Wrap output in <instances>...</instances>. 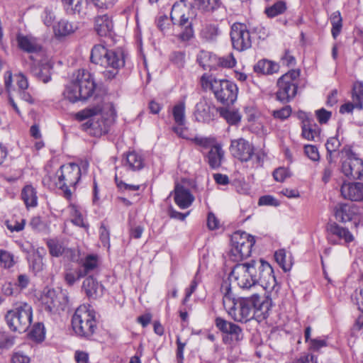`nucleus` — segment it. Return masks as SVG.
<instances>
[{
    "label": "nucleus",
    "mask_w": 363,
    "mask_h": 363,
    "mask_svg": "<svg viewBox=\"0 0 363 363\" xmlns=\"http://www.w3.org/2000/svg\"><path fill=\"white\" fill-rule=\"evenodd\" d=\"M230 39L233 48L244 51L252 46V38L247 27L244 23H235L230 29Z\"/></svg>",
    "instance_id": "nucleus-13"
},
{
    "label": "nucleus",
    "mask_w": 363,
    "mask_h": 363,
    "mask_svg": "<svg viewBox=\"0 0 363 363\" xmlns=\"http://www.w3.org/2000/svg\"><path fill=\"white\" fill-rule=\"evenodd\" d=\"M279 65L272 61L262 60L255 65L254 69L257 73L272 74L279 71Z\"/></svg>",
    "instance_id": "nucleus-30"
},
{
    "label": "nucleus",
    "mask_w": 363,
    "mask_h": 363,
    "mask_svg": "<svg viewBox=\"0 0 363 363\" xmlns=\"http://www.w3.org/2000/svg\"><path fill=\"white\" fill-rule=\"evenodd\" d=\"M216 108L206 98H202L195 106L194 116L199 122L208 123L214 118Z\"/></svg>",
    "instance_id": "nucleus-16"
},
{
    "label": "nucleus",
    "mask_w": 363,
    "mask_h": 363,
    "mask_svg": "<svg viewBox=\"0 0 363 363\" xmlns=\"http://www.w3.org/2000/svg\"><path fill=\"white\" fill-rule=\"evenodd\" d=\"M21 198L27 208L38 205V196L35 189L31 185H26L22 189Z\"/></svg>",
    "instance_id": "nucleus-31"
},
{
    "label": "nucleus",
    "mask_w": 363,
    "mask_h": 363,
    "mask_svg": "<svg viewBox=\"0 0 363 363\" xmlns=\"http://www.w3.org/2000/svg\"><path fill=\"white\" fill-rule=\"evenodd\" d=\"M174 201L182 209L189 208L194 201V196L189 189L182 185L177 184L174 190Z\"/></svg>",
    "instance_id": "nucleus-20"
},
{
    "label": "nucleus",
    "mask_w": 363,
    "mask_h": 363,
    "mask_svg": "<svg viewBox=\"0 0 363 363\" xmlns=\"http://www.w3.org/2000/svg\"><path fill=\"white\" fill-rule=\"evenodd\" d=\"M33 318V309L27 303H17L9 310L5 319L9 328L18 333L26 332L30 326Z\"/></svg>",
    "instance_id": "nucleus-9"
},
{
    "label": "nucleus",
    "mask_w": 363,
    "mask_h": 363,
    "mask_svg": "<svg viewBox=\"0 0 363 363\" xmlns=\"http://www.w3.org/2000/svg\"><path fill=\"white\" fill-rule=\"evenodd\" d=\"M30 357L21 351L15 352L11 357V363H30Z\"/></svg>",
    "instance_id": "nucleus-57"
},
{
    "label": "nucleus",
    "mask_w": 363,
    "mask_h": 363,
    "mask_svg": "<svg viewBox=\"0 0 363 363\" xmlns=\"http://www.w3.org/2000/svg\"><path fill=\"white\" fill-rule=\"evenodd\" d=\"M115 182L117 187L122 191H136V185L128 184L120 179L117 174L115 176Z\"/></svg>",
    "instance_id": "nucleus-61"
},
{
    "label": "nucleus",
    "mask_w": 363,
    "mask_h": 363,
    "mask_svg": "<svg viewBox=\"0 0 363 363\" xmlns=\"http://www.w3.org/2000/svg\"><path fill=\"white\" fill-rule=\"evenodd\" d=\"M299 75V70L291 69L279 78L277 83L278 89L276 93L278 101L286 104L295 97Z\"/></svg>",
    "instance_id": "nucleus-11"
},
{
    "label": "nucleus",
    "mask_w": 363,
    "mask_h": 363,
    "mask_svg": "<svg viewBox=\"0 0 363 363\" xmlns=\"http://www.w3.org/2000/svg\"><path fill=\"white\" fill-rule=\"evenodd\" d=\"M230 243L228 256L231 261L238 262L251 255L255 240L245 232L237 231L231 235Z\"/></svg>",
    "instance_id": "nucleus-10"
},
{
    "label": "nucleus",
    "mask_w": 363,
    "mask_h": 363,
    "mask_svg": "<svg viewBox=\"0 0 363 363\" xmlns=\"http://www.w3.org/2000/svg\"><path fill=\"white\" fill-rule=\"evenodd\" d=\"M216 327L230 336L232 342H238L242 339V333L241 328L236 324L228 322L221 318H217L215 320Z\"/></svg>",
    "instance_id": "nucleus-19"
},
{
    "label": "nucleus",
    "mask_w": 363,
    "mask_h": 363,
    "mask_svg": "<svg viewBox=\"0 0 363 363\" xmlns=\"http://www.w3.org/2000/svg\"><path fill=\"white\" fill-rule=\"evenodd\" d=\"M72 325L77 335L89 338L97 328L95 311L90 305H81L72 318Z\"/></svg>",
    "instance_id": "nucleus-7"
},
{
    "label": "nucleus",
    "mask_w": 363,
    "mask_h": 363,
    "mask_svg": "<svg viewBox=\"0 0 363 363\" xmlns=\"http://www.w3.org/2000/svg\"><path fill=\"white\" fill-rule=\"evenodd\" d=\"M136 162V153L135 151L129 152L125 158L123 160L124 166L127 167L129 169L135 171V163Z\"/></svg>",
    "instance_id": "nucleus-55"
},
{
    "label": "nucleus",
    "mask_w": 363,
    "mask_h": 363,
    "mask_svg": "<svg viewBox=\"0 0 363 363\" xmlns=\"http://www.w3.org/2000/svg\"><path fill=\"white\" fill-rule=\"evenodd\" d=\"M169 59L170 61L178 67H182L184 65V53L181 51L173 52Z\"/></svg>",
    "instance_id": "nucleus-52"
},
{
    "label": "nucleus",
    "mask_w": 363,
    "mask_h": 363,
    "mask_svg": "<svg viewBox=\"0 0 363 363\" xmlns=\"http://www.w3.org/2000/svg\"><path fill=\"white\" fill-rule=\"evenodd\" d=\"M52 65L50 62L41 63L32 69V73L40 81L48 83L51 80Z\"/></svg>",
    "instance_id": "nucleus-28"
},
{
    "label": "nucleus",
    "mask_w": 363,
    "mask_h": 363,
    "mask_svg": "<svg viewBox=\"0 0 363 363\" xmlns=\"http://www.w3.org/2000/svg\"><path fill=\"white\" fill-rule=\"evenodd\" d=\"M17 42L18 47L27 52H37L41 49L36 39L30 36L18 35L17 36Z\"/></svg>",
    "instance_id": "nucleus-26"
},
{
    "label": "nucleus",
    "mask_w": 363,
    "mask_h": 363,
    "mask_svg": "<svg viewBox=\"0 0 363 363\" xmlns=\"http://www.w3.org/2000/svg\"><path fill=\"white\" fill-rule=\"evenodd\" d=\"M328 231L329 233L328 240L333 244L338 243V241L333 238V237H336L339 240H343L345 242H350L354 239L353 235L348 229L340 226L335 223L328 225Z\"/></svg>",
    "instance_id": "nucleus-22"
},
{
    "label": "nucleus",
    "mask_w": 363,
    "mask_h": 363,
    "mask_svg": "<svg viewBox=\"0 0 363 363\" xmlns=\"http://www.w3.org/2000/svg\"><path fill=\"white\" fill-rule=\"evenodd\" d=\"M94 5L99 9H109L112 7L117 0H90Z\"/></svg>",
    "instance_id": "nucleus-63"
},
{
    "label": "nucleus",
    "mask_w": 363,
    "mask_h": 363,
    "mask_svg": "<svg viewBox=\"0 0 363 363\" xmlns=\"http://www.w3.org/2000/svg\"><path fill=\"white\" fill-rule=\"evenodd\" d=\"M46 245L50 255L55 257L62 256L67 249L65 240L57 238L48 239Z\"/></svg>",
    "instance_id": "nucleus-27"
},
{
    "label": "nucleus",
    "mask_w": 363,
    "mask_h": 363,
    "mask_svg": "<svg viewBox=\"0 0 363 363\" xmlns=\"http://www.w3.org/2000/svg\"><path fill=\"white\" fill-rule=\"evenodd\" d=\"M43 255H38L37 257H34L32 261L31 267L35 272H39L43 269L44 264L43 262Z\"/></svg>",
    "instance_id": "nucleus-64"
},
{
    "label": "nucleus",
    "mask_w": 363,
    "mask_h": 363,
    "mask_svg": "<svg viewBox=\"0 0 363 363\" xmlns=\"http://www.w3.org/2000/svg\"><path fill=\"white\" fill-rule=\"evenodd\" d=\"M52 29L55 37L60 38L72 34L77 29V27L66 19H60L53 24Z\"/></svg>",
    "instance_id": "nucleus-25"
},
{
    "label": "nucleus",
    "mask_w": 363,
    "mask_h": 363,
    "mask_svg": "<svg viewBox=\"0 0 363 363\" xmlns=\"http://www.w3.org/2000/svg\"><path fill=\"white\" fill-rule=\"evenodd\" d=\"M352 102H348L342 105L340 108L341 113H350L356 108L362 109L363 108V84L360 82H356L353 85L352 91Z\"/></svg>",
    "instance_id": "nucleus-17"
},
{
    "label": "nucleus",
    "mask_w": 363,
    "mask_h": 363,
    "mask_svg": "<svg viewBox=\"0 0 363 363\" xmlns=\"http://www.w3.org/2000/svg\"><path fill=\"white\" fill-rule=\"evenodd\" d=\"M230 284L225 281L221 286V290L224 293L223 299V306L228 314L238 322L246 323L254 318V315L260 312L265 318V314L269 310V303L262 300L257 294H253L250 297L242 298L237 302L231 300Z\"/></svg>",
    "instance_id": "nucleus-2"
},
{
    "label": "nucleus",
    "mask_w": 363,
    "mask_h": 363,
    "mask_svg": "<svg viewBox=\"0 0 363 363\" xmlns=\"http://www.w3.org/2000/svg\"><path fill=\"white\" fill-rule=\"evenodd\" d=\"M340 143L337 138L333 137L327 140L325 147L330 155L332 152H335L340 147Z\"/></svg>",
    "instance_id": "nucleus-58"
},
{
    "label": "nucleus",
    "mask_w": 363,
    "mask_h": 363,
    "mask_svg": "<svg viewBox=\"0 0 363 363\" xmlns=\"http://www.w3.org/2000/svg\"><path fill=\"white\" fill-rule=\"evenodd\" d=\"M320 131L315 124H311L308 120L302 122V136L308 140H315L319 137Z\"/></svg>",
    "instance_id": "nucleus-33"
},
{
    "label": "nucleus",
    "mask_w": 363,
    "mask_h": 363,
    "mask_svg": "<svg viewBox=\"0 0 363 363\" xmlns=\"http://www.w3.org/2000/svg\"><path fill=\"white\" fill-rule=\"evenodd\" d=\"M14 345V338L9 333L0 330V354Z\"/></svg>",
    "instance_id": "nucleus-43"
},
{
    "label": "nucleus",
    "mask_w": 363,
    "mask_h": 363,
    "mask_svg": "<svg viewBox=\"0 0 363 363\" xmlns=\"http://www.w3.org/2000/svg\"><path fill=\"white\" fill-rule=\"evenodd\" d=\"M224 156V152L220 145L216 144L212 146L207 155V160L209 166L216 169L221 165V162Z\"/></svg>",
    "instance_id": "nucleus-29"
},
{
    "label": "nucleus",
    "mask_w": 363,
    "mask_h": 363,
    "mask_svg": "<svg viewBox=\"0 0 363 363\" xmlns=\"http://www.w3.org/2000/svg\"><path fill=\"white\" fill-rule=\"evenodd\" d=\"M202 86L213 91L218 101L223 104H233L237 99V85L227 79H218L212 76L203 74L201 79Z\"/></svg>",
    "instance_id": "nucleus-6"
},
{
    "label": "nucleus",
    "mask_w": 363,
    "mask_h": 363,
    "mask_svg": "<svg viewBox=\"0 0 363 363\" xmlns=\"http://www.w3.org/2000/svg\"><path fill=\"white\" fill-rule=\"evenodd\" d=\"M230 280L242 289L260 285L274 296L278 294L280 289L272 267L262 259L237 264L230 274Z\"/></svg>",
    "instance_id": "nucleus-1"
},
{
    "label": "nucleus",
    "mask_w": 363,
    "mask_h": 363,
    "mask_svg": "<svg viewBox=\"0 0 363 363\" xmlns=\"http://www.w3.org/2000/svg\"><path fill=\"white\" fill-rule=\"evenodd\" d=\"M72 222L77 226L88 229V224L84 220L82 213L75 206L71 207Z\"/></svg>",
    "instance_id": "nucleus-46"
},
{
    "label": "nucleus",
    "mask_w": 363,
    "mask_h": 363,
    "mask_svg": "<svg viewBox=\"0 0 363 363\" xmlns=\"http://www.w3.org/2000/svg\"><path fill=\"white\" fill-rule=\"evenodd\" d=\"M83 277H84V273H82V269H78L74 272L69 271L65 274V280L68 285L72 286L77 281Z\"/></svg>",
    "instance_id": "nucleus-47"
},
{
    "label": "nucleus",
    "mask_w": 363,
    "mask_h": 363,
    "mask_svg": "<svg viewBox=\"0 0 363 363\" xmlns=\"http://www.w3.org/2000/svg\"><path fill=\"white\" fill-rule=\"evenodd\" d=\"M359 209L354 204H340L335 207V218L342 223L352 220L357 215Z\"/></svg>",
    "instance_id": "nucleus-23"
},
{
    "label": "nucleus",
    "mask_w": 363,
    "mask_h": 363,
    "mask_svg": "<svg viewBox=\"0 0 363 363\" xmlns=\"http://www.w3.org/2000/svg\"><path fill=\"white\" fill-rule=\"evenodd\" d=\"M116 116L113 104L105 99L75 114L76 119L79 121L88 119L82 124V128L85 130H90V133L95 135L107 133L115 123Z\"/></svg>",
    "instance_id": "nucleus-3"
},
{
    "label": "nucleus",
    "mask_w": 363,
    "mask_h": 363,
    "mask_svg": "<svg viewBox=\"0 0 363 363\" xmlns=\"http://www.w3.org/2000/svg\"><path fill=\"white\" fill-rule=\"evenodd\" d=\"M230 151L234 157L247 162L254 155V147L245 139L239 138L231 141Z\"/></svg>",
    "instance_id": "nucleus-14"
},
{
    "label": "nucleus",
    "mask_w": 363,
    "mask_h": 363,
    "mask_svg": "<svg viewBox=\"0 0 363 363\" xmlns=\"http://www.w3.org/2000/svg\"><path fill=\"white\" fill-rule=\"evenodd\" d=\"M90 58L91 62L107 69L104 75L108 79L114 78L118 69L125 64V55L121 49L108 50L101 45L94 46Z\"/></svg>",
    "instance_id": "nucleus-5"
},
{
    "label": "nucleus",
    "mask_w": 363,
    "mask_h": 363,
    "mask_svg": "<svg viewBox=\"0 0 363 363\" xmlns=\"http://www.w3.org/2000/svg\"><path fill=\"white\" fill-rule=\"evenodd\" d=\"M342 172L349 178L363 180V160L354 155L349 156L342 162Z\"/></svg>",
    "instance_id": "nucleus-15"
},
{
    "label": "nucleus",
    "mask_w": 363,
    "mask_h": 363,
    "mask_svg": "<svg viewBox=\"0 0 363 363\" xmlns=\"http://www.w3.org/2000/svg\"><path fill=\"white\" fill-rule=\"evenodd\" d=\"M170 18L174 25L183 28L179 38L182 41H188L194 36L192 23L189 18V9L183 1L176 2L172 8Z\"/></svg>",
    "instance_id": "nucleus-12"
},
{
    "label": "nucleus",
    "mask_w": 363,
    "mask_h": 363,
    "mask_svg": "<svg viewBox=\"0 0 363 363\" xmlns=\"http://www.w3.org/2000/svg\"><path fill=\"white\" fill-rule=\"evenodd\" d=\"M96 87L92 74L86 69H78L72 74L62 95L65 99L72 104L86 101L92 96Z\"/></svg>",
    "instance_id": "nucleus-4"
},
{
    "label": "nucleus",
    "mask_w": 363,
    "mask_h": 363,
    "mask_svg": "<svg viewBox=\"0 0 363 363\" xmlns=\"http://www.w3.org/2000/svg\"><path fill=\"white\" fill-rule=\"evenodd\" d=\"M273 177L277 182H282L285 180L286 178L289 177V174L286 169L279 167L274 171Z\"/></svg>",
    "instance_id": "nucleus-60"
},
{
    "label": "nucleus",
    "mask_w": 363,
    "mask_h": 363,
    "mask_svg": "<svg viewBox=\"0 0 363 363\" xmlns=\"http://www.w3.org/2000/svg\"><path fill=\"white\" fill-rule=\"evenodd\" d=\"M316 117L320 123H326L331 117V112L324 108L316 111Z\"/></svg>",
    "instance_id": "nucleus-62"
},
{
    "label": "nucleus",
    "mask_w": 363,
    "mask_h": 363,
    "mask_svg": "<svg viewBox=\"0 0 363 363\" xmlns=\"http://www.w3.org/2000/svg\"><path fill=\"white\" fill-rule=\"evenodd\" d=\"M81 178V168L76 163L63 164L55 176V185L62 191L64 196L70 199L72 188L74 189Z\"/></svg>",
    "instance_id": "nucleus-8"
},
{
    "label": "nucleus",
    "mask_w": 363,
    "mask_h": 363,
    "mask_svg": "<svg viewBox=\"0 0 363 363\" xmlns=\"http://www.w3.org/2000/svg\"><path fill=\"white\" fill-rule=\"evenodd\" d=\"M30 335L37 341H42L45 337L44 325L41 323H37L33 325L30 331Z\"/></svg>",
    "instance_id": "nucleus-50"
},
{
    "label": "nucleus",
    "mask_w": 363,
    "mask_h": 363,
    "mask_svg": "<svg viewBox=\"0 0 363 363\" xmlns=\"http://www.w3.org/2000/svg\"><path fill=\"white\" fill-rule=\"evenodd\" d=\"M26 224L25 219L17 220L15 219L8 220L5 222V225L11 232H20L23 230Z\"/></svg>",
    "instance_id": "nucleus-48"
},
{
    "label": "nucleus",
    "mask_w": 363,
    "mask_h": 363,
    "mask_svg": "<svg viewBox=\"0 0 363 363\" xmlns=\"http://www.w3.org/2000/svg\"><path fill=\"white\" fill-rule=\"evenodd\" d=\"M291 108L290 106H286L279 110H274L272 112V115L274 118L281 120L286 119L291 114Z\"/></svg>",
    "instance_id": "nucleus-53"
},
{
    "label": "nucleus",
    "mask_w": 363,
    "mask_h": 363,
    "mask_svg": "<svg viewBox=\"0 0 363 363\" xmlns=\"http://www.w3.org/2000/svg\"><path fill=\"white\" fill-rule=\"evenodd\" d=\"M185 102L180 101L179 104L174 106L172 108V115L174 122L179 126L185 124Z\"/></svg>",
    "instance_id": "nucleus-37"
},
{
    "label": "nucleus",
    "mask_w": 363,
    "mask_h": 363,
    "mask_svg": "<svg viewBox=\"0 0 363 363\" xmlns=\"http://www.w3.org/2000/svg\"><path fill=\"white\" fill-rule=\"evenodd\" d=\"M330 20L332 24V35L334 38H336L339 35L342 27V19L340 11L333 12L330 17Z\"/></svg>",
    "instance_id": "nucleus-38"
},
{
    "label": "nucleus",
    "mask_w": 363,
    "mask_h": 363,
    "mask_svg": "<svg viewBox=\"0 0 363 363\" xmlns=\"http://www.w3.org/2000/svg\"><path fill=\"white\" fill-rule=\"evenodd\" d=\"M216 60V55H212L210 52L206 51H201L197 57V62L204 69L215 68L216 65L213 61Z\"/></svg>",
    "instance_id": "nucleus-35"
},
{
    "label": "nucleus",
    "mask_w": 363,
    "mask_h": 363,
    "mask_svg": "<svg viewBox=\"0 0 363 363\" xmlns=\"http://www.w3.org/2000/svg\"><path fill=\"white\" fill-rule=\"evenodd\" d=\"M195 143L204 149L211 148L212 146H214L215 142L213 139L207 138H195L194 139Z\"/></svg>",
    "instance_id": "nucleus-59"
},
{
    "label": "nucleus",
    "mask_w": 363,
    "mask_h": 363,
    "mask_svg": "<svg viewBox=\"0 0 363 363\" xmlns=\"http://www.w3.org/2000/svg\"><path fill=\"white\" fill-rule=\"evenodd\" d=\"M194 5L203 12L213 11L221 4L220 0H194Z\"/></svg>",
    "instance_id": "nucleus-36"
},
{
    "label": "nucleus",
    "mask_w": 363,
    "mask_h": 363,
    "mask_svg": "<svg viewBox=\"0 0 363 363\" xmlns=\"http://www.w3.org/2000/svg\"><path fill=\"white\" fill-rule=\"evenodd\" d=\"M14 264L13 255L4 250H0V266L4 268H11Z\"/></svg>",
    "instance_id": "nucleus-45"
},
{
    "label": "nucleus",
    "mask_w": 363,
    "mask_h": 363,
    "mask_svg": "<svg viewBox=\"0 0 363 363\" xmlns=\"http://www.w3.org/2000/svg\"><path fill=\"white\" fill-rule=\"evenodd\" d=\"M29 225L32 229L35 231L45 233H48L49 232L48 225L45 222L43 221L38 216L32 218Z\"/></svg>",
    "instance_id": "nucleus-44"
},
{
    "label": "nucleus",
    "mask_w": 363,
    "mask_h": 363,
    "mask_svg": "<svg viewBox=\"0 0 363 363\" xmlns=\"http://www.w3.org/2000/svg\"><path fill=\"white\" fill-rule=\"evenodd\" d=\"M219 34L218 28L215 24H206L201 31V36L206 41H213Z\"/></svg>",
    "instance_id": "nucleus-39"
},
{
    "label": "nucleus",
    "mask_w": 363,
    "mask_h": 363,
    "mask_svg": "<svg viewBox=\"0 0 363 363\" xmlns=\"http://www.w3.org/2000/svg\"><path fill=\"white\" fill-rule=\"evenodd\" d=\"M274 258L277 263L284 272H288L291 269V257L287 258L286 252L284 249H280L276 251L274 253Z\"/></svg>",
    "instance_id": "nucleus-34"
},
{
    "label": "nucleus",
    "mask_w": 363,
    "mask_h": 363,
    "mask_svg": "<svg viewBox=\"0 0 363 363\" xmlns=\"http://www.w3.org/2000/svg\"><path fill=\"white\" fill-rule=\"evenodd\" d=\"M286 9V5L285 1H279L273 5L267 7L264 10V13L269 18H274L279 14L283 13Z\"/></svg>",
    "instance_id": "nucleus-40"
},
{
    "label": "nucleus",
    "mask_w": 363,
    "mask_h": 363,
    "mask_svg": "<svg viewBox=\"0 0 363 363\" xmlns=\"http://www.w3.org/2000/svg\"><path fill=\"white\" fill-rule=\"evenodd\" d=\"M99 260L98 257L94 255H89L84 259L82 264L83 269L82 273H84V276L94 271L98 267Z\"/></svg>",
    "instance_id": "nucleus-42"
},
{
    "label": "nucleus",
    "mask_w": 363,
    "mask_h": 363,
    "mask_svg": "<svg viewBox=\"0 0 363 363\" xmlns=\"http://www.w3.org/2000/svg\"><path fill=\"white\" fill-rule=\"evenodd\" d=\"M66 12L69 14H81L84 12L85 2L84 0H62Z\"/></svg>",
    "instance_id": "nucleus-32"
},
{
    "label": "nucleus",
    "mask_w": 363,
    "mask_h": 363,
    "mask_svg": "<svg viewBox=\"0 0 363 363\" xmlns=\"http://www.w3.org/2000/svg\"><path fill=\"white\" fill-rule=\"evenodd\" d=\"M258 205L277 206L279 205V203L274 196L271 195H265L259 199Z\"/></svg>",
    "instance_id": "nucleus-56"
},
{
    "label": "nucleus",
    "mask_w": 363,
    "mask_h": 363,
    "mask_svg": "<svg viewBox=\"0 0 363 363\" xmlns=\"http://www.w3.org/2000/svg\"><path fill=\"white\" fill-rule=\"evenodd\" d=\"M220 116L224 118L226 121L231 125H235L240 122L241 119V116L238 111L230 110L228 108H220Z\"/></svg>",
    "instance_id": "nucleus-41"
},
{
    "label": "nucleus",
    "mask_w": 363,
    "mask_h": 363,
    "mask_svg": "<svg viewBox=\"0 0 363 363\" xmlns=\"http://www.w3.org/2000/svg\"><path fill=\"white\" fill-rule=\"evenodd\" d=\"M340 192L345 199L354 201H362L363 184L361 182H344L341 186Z\"/></svg>",
    "instance_id": "nucleus-18"
},
{
    "label": "nucleus",
    "mask_w": 363,
    "mask_h": 363,
    "mask_svg": "<svg viewBox=\"0 0 363 363\" xmlns=\"http://www.w3.org/2000/svg\"><path fill=\"white\" fill-rule=\"evenodd\" d=\"M82 289L87 297L95 299L101 295L103 286L93 276H88L82 283Z\"/></svg>",
    "instance_id": "nucleus-24"
},
{
    "label": "nucleus",
    "mask_w": 363,
    "mask_h": 363,
    "mask_svg": "<svg viewBox=\"0 0 363 363\" xmlns=\"http://www.w3.org/2000/svg\"><path fill=\"white\" fill-rule=\"evenodd\" d=\"M306 155L313 161H318L320 159L318 148L312 145H306L304 147Z\"/></svg>",
    "instance_id": "nucleus-54"
},
{
    "label": "nucleus",
    "mask_w": 363,
    "mask_h": 363,
    "mask_svg": "<svg viewBox=\"0 0 363 363\" xmlns=\"http://www.w3.org/2000/svg\"><path fill=\"white\" fill-rule=\"evenodd\" d=\"M216 61H217L218 66L227 68L233 67L236 64V60L232 53L218 58L216 57Z\"/></svg>",
    "instance_id": "nucleus-49"
},
{
    "label": "nucleus",
    "mask_w": 363,
    "mask_h": 363,
    "mask_svg": "<svg viewBox=\"0 0 363 363\" xmlns=\"http://www.w3.org/2000/svg\"><path fill=\"white\" fill-rule=\"evenodd\" d=\"M94 30L99 36L111 37L113 33V23L111 18L107 14L96 16Z\"/></svg>",
    "instance_id": "nucleus-21"
},
{
    "label": "nucleus",
    "mask_w": 363,
    "mask_h": 363,
    "mask_svg": "<svg viewBox=\"0 0 363 363\" xmlns=\"http://www.w3.org/2000/svg\"><path fill=\"white\" fill-rule=\"evenodd\" d=\"M99 237L104 247L108 250L110 248V232L104 224H101L100 227Z\"/></svg>",
    "instance_id": "nucleus-51"
}]
</instances>
